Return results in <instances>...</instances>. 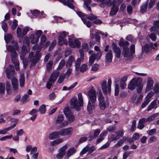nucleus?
I'll return each instance as SVG.
<instances>
[{
	"instance_id": "nucleus-1",
	"label": "nucleus",
	"mask_w": 159,
	"mask_h": 159,
	"mask_svg": "<svg viewBox=\"0 0 159 159\" xmlns=\"http://www.w3.org/2000/svg\"><path fill=\"white\" fill-rule=\"evenodd\" d=\"M68 33L65 31H63L60 33V35L58 37V43L60 45H62L63 44L67 45L68 41L67 38L69 40V46L72 48H79L81 46V43L77 39L70 38L68 35Z\"/></svg>"
},
{
	"instance_id": "nucleus-2",
	"label": "nucleus",
	"mask_w": 159,
	"mask_h": 159,
	"mask_svg": "<svg viewBox=\"0 0 159 159\" xmlns=\"http://www.w3.org/2000/svg\"><path fill=\"white\" fill-rule=\"evenodd\" d=\"M89 100L87 106V110L90 113L93 112L96 106L97 101L96 91L94 87H92L88 91Z\"/></svg>"
},
{
	"instance_id": "nucleus-3",
	"label": "nucleus",
	"mask_w": 159,
	"mask_h": 159,
	"mask_svg": "<svg viewBox=\"0 0 159 159\" xmlns=\"http://www.w3.org/2000/svg\"><path fill=\"white\" fill-rule=\"evenodd\" d=\"M14 46L10 45L7 47V49L9 52H11V53L12 61L14 65L15 69L18 70L19 69V63L18 60H17V53L16 51L18 49L19 46L17 42L13 41L11 42Z\"/></svg>"
},
{
	"instance_id": "nucleus-4",
	"label": "nucleus",
	"mask_w": 159,
	"mask_h": 159,
	"mask_svg": "<svg viewBox=\"0 0 159 159\" xmlns=\"http://www.w3.org/2000/svg\"><path fill=\"white\" fill-rule=\"evenodd\" d=\"M79 102L76 98H72L70 102L71 107L75 109L77 111L80 110V107L83 105V100L82 94L80 93L78 94Z\"/></svg>"
},
{
	"instance_id": "nucleus-5",
	"label": "nucleus",
	"mask_w": 159,
	"mask_h": 159,
	"mask_svg": "<svg viewBox=\"0 0 159 159\" xmlns=\"http://www.w3.org/2000/svg\"><path fill=\"white\" fill-rule=\"evenodd\" d=\"M135 52V46L134 44L130 47V50L128 47H124L122 51V54L124 57L127 60L133 58V54Z\"/></svg>"
},
{
	"instance_id": "nucleus-6",
	"label": "nucleus",
	"mask_w": 159,
	"mask_h": 159,
	"mask_svg": "<svg viewBox=\"0 0 159 159\" xmlns=\"http://www.w3.org/2000/svg\"><path fill=\"white\" fill-rule=\"evenodd\" d=\"M107 81L103 80L101 83V85L103 92L104 94H107L108 93H111V79H109L107 82Z\"/></svg>"
},
{
	"instance_id": "nucleus-7",
	"label": "nucleus",
	"mask_w": 159,
	"mask_h": 159,
	"mask_svg": "<svg viewBox=\"0 0 159 159\" xmlns=\"http://www.w3.org/2000/svg\"><path fill=\"white\" fill-rule=\"evenodd\" d=\"M152 49H155L152 43L150 44L146 43L142 46V52L147 54L151 52Z\"/></svg>"
},
{
	"instance_id": "nucleus-8",
	"label": "nucleus",
	"mask_w": 159,
	"mask_h": 159,
	"mask_svg": "<svg viewBox=\"0 0 159 159\" xmlns=\"http://www.w3.org/2000/svg\"><path fill=\"white\" fill-rule=\"evenodd\" d=\"M67 148V146L66 144L58 149V153L56 155L57 159H62L63 158L66 154L65 151Z\"/></svg>"
},
{
	"instance_id": "nucleus-9",
	"label": "nucleus",
	"mask_w": 159,
	"mask_h": 159,
	"mask_svg": "<svg viewBox=\"0 0 159 159\" xmlns=\"http://www.w3.org/2000/svg\"><path fill=\"white\" fill-rule=\"evenodd\" d=\"M154 81L151 77H148L147 81V84L145 89V93H147L153 88Z\"/></svg>"
},
{
	"instance_id": "nucleus-10",
	"label": "nucleus",
	"mask_w": 159,
	"mask_h": 159,
	"mask_svg": "<svg viewBox=\"0 0 159 159\" xmlns=\"http://www.w3.org/2000/svg\"><path fill=\"white\" fill-rule=\"evenodd\" d=\"M112 49L115 54V57L117 58H119L121 53V51L119 47H117L115 43H113L112 44Z\"/></svg>"
},
{
	"instance_id": "nucleus-11",
	"label": "nucleus",
	"mask_w": 159,
	"mask_h": 159,
	"mask_svg": "<svg viewBox=\"0 0 159 159\" xmlns=\"http://www.w3.org/2000/svg\"><path fill=\"white\" fill-rule=\"evenodd\" d=\"M14 69L13 67L11 65H9V68L6 69V72L7 77L8 79H10L14 75Z\"/></svg>"
},
{
	"instance_id": "nucleus-12",
	"label": "nucleus",
	"mask_w": 159,
	"mask_h": 159,
	"mask_svg": "<svg viewBox=\"0 0 159 159\" xmlns=\"http://www.w3.org/2000/svg\"><path fill=\"white\" fill-rule=\"evenodd\" d=\"M72 130L71 128L63 129L60 131V134L61 136H70Z\"/></svg>"
},
{
	"instance_id": "nucleus-13",
	"label": "nucleus",
	"mask_w": 159,
	"mask_h": 159,
	"mask_svg": "<svg viewBox=\"0 0 159 159\" xmlns=\"http://www.w3.org/2000/svg\"><path fill=\"white\" fill-rule=\"evenodd\" d=\"M157 98H155L152 102L148 106L147 109V111H151L152 109H156L157 107Z\"/></svg>"
},
{
	"instance_id": "nucleus-14",
	"label": "nucleus",
	"mask_w": 159,
	"mask_h": 159,
	"mask_svg": "<svg viewBox=\"0 0 159 159\" xmlns=\"http://www.w3.org/2000/svg\"><path fill=\"white\" fill-rule=\"evenodd\" d=\"M40 57V55L39 54V52H37L36 53L35 56L34 57V58H33V52H31L30 53L29 58L31 59V60L33 62L35 63L39 61Z\"/></svg>"
},
{
	"instance_id": "nucleus-15",
	"label": "nucleus",
	"mask_w": 159,
	"mask_h": 159,
	"mask_svg": "<svg viewBox=\"0 0 159 159\" xmlns=\"http://www.w3.org/2000/svg\"><path fill=\"white\" fill-rule=\"evenodd\" d=\"M105 57V61L106 63H109L111 62L113 58V54L112 51L110 50L108 51L106 54Z\"/></svg>"
},
{
	"instance_id": "nucleus-16",
	"label": "nucleus",
	"mask_w": 159,
	"mask_h": 159,
	"mask_svg": "<svg viewBox=\"0 0 159 159\" xmlns=\"http://www.w3.org/2000/svg\"><path fill=\"white\" fill-rule=\"evenodd\" d=\"M159 115L158 113H155L151 115L147 118H143L141 121H143L150 122L154 120L155 118Z\"/></svg>"
},
{
	"instance_id": "nucleus-17",
	"label": "nucleus",
	"mask_w": 159,
	"mask_h": 159,
	"mask_svg": "<svg viewBox=\"0 0 159 159\" xmlns=\"http://www.w3.org/2000/svg\"><path fill=\"white\" fill-rule=\"evenodd\" d=\"M76 151L75 149L74 148H72L68 149L66 151L65 159H68L69 157L75 152Z\"/></svg>"
},
{
	"instance_id": "nucleus-18",
	"label": "nucleus",
	"mask_w": 159,
	"mask_h": 159,
	"mask_svg": "<svg viewBox=\"0 0 159 159\" xmlns=\"http://www.w3.org/2000/svg\"><path fill=\"white\" fill-rule=\"evenodd\" d=\"M38 110L36 109H33L30 111L29 113L32 116L30 118V119L32 121H34L35 120L37 116V112Z\"/></svg>"
},
{
	"instance_id": "nucleus-19",
	"label": "nucleus",
	"mask_w": 159,
	"mask_h": 159,
	"mask_svg": "<svg viewBox=\"0 0 159 159\" xmlns=\"http://www.w3.org/2000/svg\"><path fill=\"white\" fill-rule=\"evenodd\" d=\"M59 72H53L51 75L49 79V81L51 82H54L57 80V78L59 75Z\"/></svg>"
},
{
	"instance_id": "nucleus-20",
	"label": "nucleus",
	"mask_w": 159,
	"mask_h": 159,
	"mask_svg": "<svg viewBox=\"0 0 159 159\" xmlns=\"http://www.w3.org/2000/svg\"><path fill=\"white\" fill-rule=\"evenodd\" d=\"M98 100L99 103L108 102L107 98H104L101 90L99 91L98 96Z\"/></svg>"
},
{
	"instance_id": "nucleus-21",
	"label": "nucleus",
	"mask_w": 159,
	"mask_h": 159,
	"mask_svg": "<svg viewBox=\"0 0 159 159\" xmlns=\"http://www.w3.org/2000/svg\"><path fill=\"white\" fill-rule=\"evenodd\" d=\"M32 14L35 17H44L45 16V14L43 15L42 12L40 13L37 10H34L32 12Z\"/></svg>"
},
{
	"instance_id": "nucleus-22",
	"label": "nucleus",
	"mask_w": 159,
	"mask_h": 159,
	"mask_svg": "<svg viewBox=\"0 0 159 159\" xmlns=\"http://www.w3.org/2000/svg\"><path fill=\"white\" fill-rule=\"evenodd\" d=\"M60 136L59 132H54L50 134L49 138L50 139L52 140L59 137Z\"/></svg>"
},
{
	"instance_id": "nucleus-23",
	"label": "nucleus",
	"mask_w": 159,
	"mask_h": 159,
	"mask_svg": "<svg viewBox=\"0 0 159 159\" xmlns=\"http://www.w3.org/2000/svg\"><path fill=\"white\" fill-rule=\"evenodd\" d=\"M132 80L136 86H138L142 85V83L143 80L141 78L138 77L137 78H134L132 79Z\"/></svg>"
},
{
	"instance_id": "nucleus-24",
	"label": "nucleus",
	"mask_w": 159,
	"mask_h": 159,
	"mask_svg": "<svg viewBox=\"0 0 159 159\" xmlns=\"http://www.w3.org/2000/svg\"><path fill=\"white\" fill-rule=\"evenodd\" d=\"M116 0H114L112 1L111 0H105L103 3L104 5H106L108 7H110L111 5H116Z\"/></svg>"
},
{
	"instance_id": "nucleus-25",
	"label": "nucleus",
	"mask_w": 159,
	"mask_h": 159,
	"mask_svg": "<svg viewBox=\"0 0 159 159\" xmlns=\"http://www.w3.org/2000/svg\"><path fill=\"white\" fill-rule=\"evenodd\" d=\"M118 10L119 7L118 6H116V5H113L110 12V15L113 16L116 15L117 12Z\"/></svg>"
},
{
	"instance_id": "nucleus-26",
	"label": "nucleus",
	"mask_w": 159,
	"mask_h": 159,
	"mask_svg": "<svg viewBox=\"0 0 159 159\" xmlns=\"http://www.w3.org/2000/svg\"><path fill=\"white\" fill-rule=\"evenodd\" d=\"M11 82L14 90H17L18 88V83L17 79L13 77L11 80Z\"/></svg>"
},
{
	"instance_id": "nucleus-27",
	"label": "nucleus",
	"mask_w": 159,
	"mask_h": 159,
	"mask_svg": "<svg viewBox=\"0 0 159 159\" xmlns=\"http://www.w3.org/2000/svg\"><path fill=\"white\" fill-rule=\"evenodd\" d=\"M107 133V132L106 131H103L100 135L98 138V139L96 142L98 143L101 142L104 139V136Z\"/></svg>"
},
{
	"instance_id": "nucleus-28",
	"label": "nucleus",
	"mask_w": 159,
	"mask_h": 159,
	"mask_svg": "<svg viewBox=\"0 0 159 159\" xmlns=\"http://www.w3.org/2000/svg\"><path fill=\"white\" fill-rule=\"evenodd\" d=\"M75 61L74 57L72 56L70 57L66 64V67H70L72 65L73 62Z\"/></svg>"
},
{
	"instance_id": "nucleus-29",
	"label": "nucleus",
	"mask_w": 159,
	"mask_h": 159,
	"mask_svg": "<svg viewBox=\"0 0 159 159\" xmlns=\"http://www.w3.org/2000/svg\"><path fill=\"white\" fill-rule=\"evenodd\" d=\"M129 43L127 41H124L123 39H121L120 40L119 45L120 46H122L123 47V49L124 47H128V46L129 45Z\"/></svg>"
},
{
	"instance_id": "nucleus-30",
	"label": "nucleus",
	"mask_w": 159,
	"mask_h": 159,
	"mask_svg": "<svg viewBox=\"0 0 159 159\" xmlns=\"http://www.w3.org/2000/svg\"><path fill=\"white\" fill-rule=\"evenodd\" d=\"M96 56L95 54H93L89 57V66H91L95 60L96 59Z\"/></svg>"
},
{
	"instance_id": "nucleus-31",
	"label": "nucleus",
	"mask_w": 159,
	"mask_h": 159,
	"mask_svg": "<svg viewBox=\"0 0 159 159\" xmlns=\"http://www.w3.org/2000/svg\"><path fill=\"white\" fill-rule=\"evenodd\" d=\"M100 109L102 110H104L108 106V102L99 103Z\"/></svg>"
},
{
	"instance_id": "nucleus-32",
	"label": "nucleus",
	"mask_w": 159,
	"mask_h": 159,
	"mask_svg": "<svg viewBox=\"0 0 159 159\" xmlns=\"http://www.w3.org/2000/svg\"><path fill=\"white\" fill-rule=\"evenodd\" d=\"M30 29L29 27H25L22 28L21 31L20 30V35H21L22 37L25 35L27 32L29 31Z\"/></svg>"
},
{
	"instance_id": "nucleus-33",
	"label": "nucleus",
	"mask_w": 159,
	"mask_h": 159,
	"mask_svg": "<svg viewBox=\"0 0 159 159\" xmlns=\"http://www.w3.org/2000/svg\"><path fill=\"white\" fill-rule=\"evenodd\" d=\"M30 38L31 43L34 44L36 43L39 41V39L37 37L35 38L34 34H31L30 36Z\"/></svg>"
},
{
	"instance_id": "nucleus-34",
	"label": "nucleus",
	"mask_w": 159,
	"mask_h": 159,
	"mask_svg": "<svg viewBox=\"0 0 159 159\" xmlns=\"http://www.w3.org/2000/svg\"><path fill=\"white\" fill-rule=\"evenodd\" d=\"M4 39L6 43H7L11 41V43L13 41L12 40V36L11 34H8L7 35L4 36Z\"/></svg>"
},
{
	"instance_id": "nucleus-35",
	"label": "nucleus",
	"mask_w": 159,
	"mask_h": 159,
	"mask_svg": "<svg viewBox=\"0 0 159 159\" xmlns=\"http://www.w3.org/2000/svg\"><path fill=\"white\" fill-rule=\"evenodd\" d=\"M136 87V85H135V84L132 79L128 85V87L129 89L132 90L135 89Z\"/></svg>"
},
{
	"instance_id": "nucleus-36",
	"label": "nucleus",
	"mask_w": 159,
	"mask_h": 159,
	"mask_svg": "<svg viewBox=\"0 0 159 159\" xmlns=\"http://www.w3.org/2000/svg\"><path fill=\"white\" fill-rule=\"evenodd\" d=\"M82 48L81 49L83 50V52H87L89 49V46L87 43H83L82 45Z\"/></svg>"
},
{
	"instance_id": "nucleus-37",
	"label": "nucleus",
	"mask_w": 159,
	"mask_h": 159,
	"mask_svg": "<svg viewBox=\"0 0 159 159\" xmlns=\"http://www.w3.org/2000/svg\"><path fill=\"white\" fill-rule=\"evenodd\" d=\"M154 95V93L152 91H150L147 95L145 97V99L149 100V101L150 102V98H152Z\"/></svg>"
},
{
	"instance_id": "nucleus-38",
	"label": "nucleus",
	"mask_w": 159,
	"mask_h": 159,
	"mask_svg": "<svg viewBox=\"0 0 159 159\" xmlns=\"http://www.w3.org/2000/svg\"><path fill=\"white\" fill-rule=\"evenodd\" d=\"M82 61L80 60L79 59H77L75 63V70L76 71L79 70L80 65L81 62Z\"/></svg>"
},
{
	"instance_id": "nucleus-39",
	"label": "nucleus",
	"mask_w": 159,
	"mask_h": 159,
	"mask_svg": "<svg viewBox=\"0 0 159 159\" xmlns=\"http://www.w3.org/2000/svg\"><path fill=\"white\" fill-rule=\"evenodd\" d=\"M148 7V2H146L145 4L142 6L140 8V11L142 13H144Z\"/></svg>"
},
{
	"instance_id": "nucleus-40",
	"label": "nucleus",
	"mask_w": 159,
	"mask_h": 159,
	"mask_svg": "<svg viewBox=\"0 0 159 159\" xmlns=\"http://www.w3.org/2000/svg\"><path fill=\"white\" fill-rule=\"evenodd\" d=\"M66 64V62L64 60H62L60 62L58 66L57 67V70H60Z\"/></svg>"
},
{
	"instance_id": "nucleus-41",
	"label": "nucleus",
	"mask_w": 159,
	"mask_h": 159,
	"mask_svg": "<svg viewBox=\"0 0 159 159\" xmlns=\"http://www.w3.org/2000/svg\"><path fill=\"white\" fill-rule=\"evenodd\" d=\"M77 82H75L71 85L69 87L67 88L66 86H64L63 87L62 90H70L73 88L77 84Z\"/></svg>"
},
{
	"instance_id": "nucleus-42",
	"label": "nucleus",
	"mask_w": 159,
	"mask_h": 159,
	"mask_svg": "<svg viewBox=\"0 0 159 159\" xmlns=\"http://www.w3.org/2000/svg\"><path fill=\"white\" fill-rule=\"evenodd\" d=\"M64 116L61 114H59L57 116L56 120V123H61L64 120Z\"/></svg>"
},
{
	"instance_id": "nucleus-43",
	"label": "nucleus",
	"mask_w": 159,
	"mask_h": 159,
	"mask_svg": "<svg viewBox=\"0 0 159 159\" xmlns=\"http://www.w3.org/2000/svg\"><path fill=\"white\" fill-rule=\"evenodd\" d=\"M39 111L41 114L44 113L46 111L45 105H41L39 109Z\"/></svg>"
},
{
	"instance_id": "nucleus-44",
	"label": "nucleus",
	"mask_w": 159,
	"mask_h": 159,
	"mask_svg": "<svg viewBox=\"0 0 159 159\" xmlns=\"http://www.w3.org/2000/svg\"><path fill=\"white\" fill-rule=\"evenodd\" d=\"M81 19L84 23L85 24L86 26L89 28H90L91 26V22L89 21H87L86 19L84 17H82L81 18Z\"/></svg>"
},
{
	"instance_id": "nucleus-45",
	"label": "nucleus",
	"mask_w": 159,
	"mask_h": 159,
	"mask_svg": "<svg viewBox=\"0 0 159 159\" xmlns=\"http://www.w3.org/2000/svg\"><path fill=\"white\" fill-rule=\"evenodd\" d=\"M124 143L123 139H120L119 140L117 143L113 146L114 148H118L122 145Z\"/></svg>"
},
{
	"instance_id": "nucleus-46",
	"label": "nucleus",
	"mask_w": 159,
	"mask_h": 159,
	"mask_svg": "<svg viewBox=\"0 0 159 159\" xmlns=\"http://www.w3.org/2000/svg\"><path fill=\"white\" fill-rule=\"evenodd\" d=\"M73 2V0H67V2H66V5H67L70 8L73 9L74 6L72 3Z\"/></svg>"
},
{
	"instance_id": "nucleus-47",
	"label": "nucleus",
	"mask_w": 159,
	"mask_h": 159,
	"mask_svg": "<svg viewBox=\"0 0 159 159\" xmlns=\"http://www.w3.org/2000/svg\"><path fill=\"white\" fill-rule=\"evenodd\" d=\"M25 83L24 75L23 74H20V87H23Z\"/></svg>"
},
{
	"instance_id": "nucleus-48",
	"label": "nucleus",
	"mask_w": 159,
	"mask_h": 159,
	"mask_svg": "<svg viewBox=\"0 0 159 159\" xmlns=\"http://www.w3.org/2000/svg\"><path fill=\"white\" fill-rule=\"evenodd\" d=\"M5 91V85L0 83V94H3Z\"/></svg>"
},
{
	"instance_id": "nucleus-49",
	"label": "nucleus",
	"mask_w": 159,
	"mask_h": 159,
	"mask_svg": "<svg viewBox=\"0 0 159 159\" xmlns=\"http://www.w3.org/2000/svg\"><path fill=\"white\" fill-rule=\"evenodd\" d=\"M88 69L87 65L86 64H84L81 66L80 68V70L81 72H83L87 70Z\"/></svg>"
},
{
	"instance_id": "nucleus-50",
	"label": "nucleus",
	"mask_w": 159,
	"mask_h": 159,
	"mask_svg": "<svg viewBox=\"0 0 159 159\" xmlns=\"http://www.w3.org/2000/svg\"><path fill=\"white\" fill-rule=\"evenodd\" d=\"M65 74H61L57 80L58 82L60 84L61 83L64 81V79L65 78Z\"/></svg>"
},
{
	"instance_id": "nucleus-51",
	"label": "nucleus",
	"mask_w": 159,
	"mask_h": 159,
	"mask_svg": "<svg viewBox=\"0 0 159 159\" xmlns=\"http://www.w3.org/2000/svg\"><path fill=\"white\" fill-rule=\"evenodd\" d=\"M85 17L89 20H93L96 19L97 18V16H94L93 14H91L89 16L86 15Z\"/></svg>"
},
{
	"instance_id": "nucleus-52",
	"label": "nucleus",
	"mask_w": 159,
	"mask_h": 159,
	"mask_svg": "<svg viewBox=\"0 0 159 159\" xmlns=\"http://www.w3.org/2000/svg\"><path fill=\"white\" fill-rule=\"evenodd\" d=\"M126 39L127 40L132 42L134 43L136 42V40L133 36L131 35H129L126 37Z\"/></svg>"
},
{
	"instance_id": "nucleus-53",
	"label": "nucleus",
	"mask_w": 159,
	"mask_h": 159,
	"mask_svg": "<svg viewBox=\"0 0 159 159\" xmlns=\"http://www.w3.org/2000/svg\"><path fill=\"white\" fill-rule=\"evenodd\" d=\"M154 92L155 93H157L159 92V84H156L154 85L153 89Z\"/></svg>"
},
{
	"instance_id": "nucleus-54",
	"label": "nucleus",
	"mask_w": 159,
	"mask_h": 159,
	"mask_svg": "<svg viewBox=\"0 0 159 159\" xmlns=\"http://www.w3.org/2000/svg\"><path fill=\"white\" fill-rule=\"evenodd\" d=\"M142 120V119L139 120V124L138 126V128L140 129H142L144 127V125L143 124V123L146 122V121H141Z\"/></svg>"
},
{
	"instance_id": "nucleus-55",
	"label": "nucleus",
	"mask_w": 159,
	"mask_h": 159,
	"mask_svg": "<svg viewBox=\"0 0 159 159\" xmlns=\"http://www.w3.org/2000/svg\"><path fill=\"white\" fill-rule=\"evenodd\" d=\"M64 112L65 115L67 117L72 114L71 113L69 109L67 107L65 108H64Z\"/></svg>"
},
{
	"instance_id": "nucleus-56",
	"label": "nucleus",
	"mask_w": 159,
	"mask_h": 159,
	"mask_svg": "<svg viewBox=\"0 0 159 159\" xmlns=\"http://www.w3.org/2000/svg\"><path fill=\"white\" fill-rule=\"evenodd\" d=\"M99 66L97 64H94L92 66L91 70L93 71H96L99 69Z\"/></svg>"
},
{
	"instance_id": "nucleus-57",
	"label": "nucleus",
	"mask_w": 159,
	"mask_h": 159,
	"mask_svg": "<svg viewBox=\"0 0 159 159\" xmlns=\"http://www.w3.org/2000/svg\"><path fill=\"white\" fill-rule=\"evenodd\" d=\"M6 89L8 93H10L11 92V86L10 85V83L8 82H7L6 84Z\"/></svg>"
},
{
	"instance_id": "nucleus-58",
	"label": "nucleus",
	"mask_w": 159,
	"mask_h": 159,
	"mask_svg": "<svg viewBox=\"0 0 159 159\" xmlns=\"http://www.w3.org/2000/svg\"><path fill=\"white\" fill-rule=\"evenodd\" d=\"M156 0H150L149 3L148 8L149 9H150L152 8L154 6Z\"/></svg>"
},
{
	"instance_id": "nucleus-59",
	"label": "nucleus",
	"mask_w": 159,
	"mask_h": 159,
	"mask_svg": "<svg viewBox=\"0 0 159 159\" xmlns=\"http://www.w3.org/2000/svg\"><path fill=\"white\" fill-rule=\"evenodd\" d=\"M132 153V152L131 151H127L125 152L123 155V159H126L130 154Z\"/></svg>"
},
{
	"instance_id": "nucleus-60",
	"label": "nucleus",
	"mask_w": 159,
	"mask_h": 159,
	"mask_svg": "<svg viewBox=\"0 0 159 159\" xmlns=\"http://www.w3.org/2000/svg\"><path fill=\"white\" fill-rule=\"evenodd\" d=\"M150 101L149 100H147L145 99V100L142 103L141 105V108H144L145 107L147 106L148 104V103L150 102Z\"/></svg>"
},
{
	"instance_id": "nucleus-61",
	"label": "nucleus",
	"mask_w": 159,
	"mask_h": 159,
	"mask_svg": "<svg viewBox=\"0 0 159 159\" xmlns=\"http://www.w3.org/2000/svg\"><path fill=\"white\" fill-rule=\"evenodd\" d=\"M46 40V37L44 35H43L40 38V44H43L45 42Z\"/></svg>"
},
{
	"instance_id": "nucleus-62",
	"label": "nucleus",
	"mask_w": 159,
	"mask_h": 159,
	"mask_svg": "<svg viewBox=\"0 0 159 159\" xmlns=\"http://www.w3.org/2000/svg\"><path fill=\"white\" fill-rule=\"evenodd\" d=\"M53 64V62L52 61H50L48 63L47 65V68L48 70L49 71L51 70Z\"/></svg>"
},
{
	"instance_id": "nucleus-63",
	"label": "nucleus",
	"mask_w": 159,
	"mask_h": 159,
	"mask_svg": "<svg viewBox=\"0 0 159 159\" xmlns=\"http://www.w3.org/2000/svg\"><path fill=\"white\" fill-rule=\"evenodd\" d=\"M17 21L16 20H14L13 21V24L11 26V28L12 30H14L16 29L17 26Z\"/></svg>"
},
{
	"instance_id": "nucleus-64",
	"label": "nucleus",
	"mask_w": 159,
	"mask_h": 159,
	"mask_svg": "<svg viewBox=\"0 0 159 159\" xmlns=\"http://www.w3.org/2000/svg\"><path fill=\"white\" fill-rule=\"evenodd\" d=\"M28 97L29 96L26 94L24 95L21 99V102L23 103H24L27 102V98H28Z\"/></svg>"
}]
</instances>
